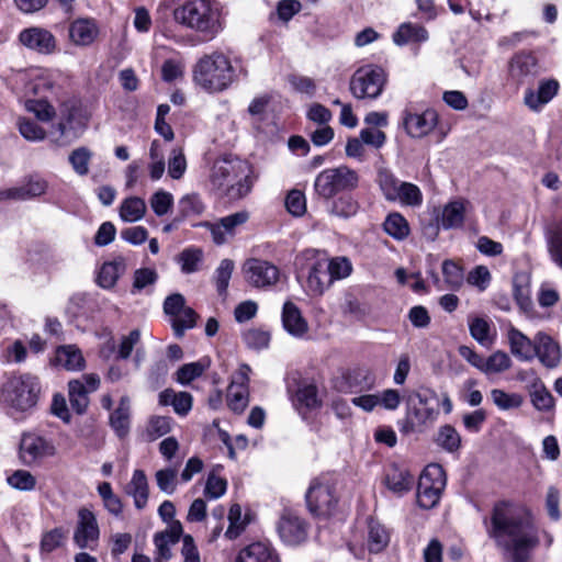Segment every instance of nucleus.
<instances>
[{
	"mask_svg": "<svg viewBox=\"0 0 562 562\" xmlns=\"http://www.w3.org/2000/svg\"><path fill=\"white\" fill-rule=\"evenodd\" d=\"M486 533L508 562H528L540 546V528L526 505L513 501L494 504Z\"/></svg>",
	"mask_w": 562,
	"mask_h": 562,
	"instance_id": "f257e3e1",
	"label": "nucleus"
},
{
	"mask_svg": "<svg viewBox=\"0 0 562 562\" xmlns=\"http://www.w3.org/2000/svg\"><path fill=\"white\" fill-rule=\"evenodd\" d=\"M251 167L243 159L224 156L212 166L210 181L231 200L246 196L252 188Z\"/></svg>",
	"mask_w": 562,
	"mask_h": 562,
	"instance_id": "f03ea898",
	"label": "nucleus"
},
{
	"mask_svg": "<svg viewBox=\"0 0 562 562\" xmlns=\"http://www.w3.org/2000/svg\"><path fill=\"white\" fill-rule=\"evenodd\" d=\"M173 18L177 23L207 36L223 29L222 7L216 0H181Z\"/></svg>",
	"mask_w": 562,
	"mask_h": 562,
	"instance_id": "7ed1b4c3",
	"label": "nucleus"
},
{
	"mask_svg": "<svg viewBox=\"0 0 562 562\" xmlns=\"http://www.w3.org/2000/svg\"><path fill=\"white\" fill-rule=\"evenodd\" d=\"M41 393L40 381L30 373L10 376L1 389V403L8 414L18 418L35 407Z\"/></svg>",
	"mask_w": 562,
	"mask_h": 562,
	"instance_id": "20e7f679",
	"label": "nucleus"
},
{
	"mask_svg": "<svg viewBox=\"0 0 562 562\" xmlns=\"http://www.w3.org/2000/svg\"><path fill=\"white\" fill-rule=\"evenodd\" d=\"M439 398L435 391L426 389L408 400L405 418L400 422V430L409 434L416 428L434 423L438 415Z\"/></svg>",
	"mask_w": 562,
	"mask_h": 562,
	"instance_id": "39448f33",
	"label": "nucleus"
},
{
	"mask_svg": "<svg viewBox=\"0 0 562 562\" xmlns=\"http://www.w3.org/2000/svg\"><path fill=\"white\" fill-rule=\"evenodd\" d=\"M358 183V173L342 165L321 171L315 178L314 190L319 198L329 200L340 192L356 189Z\"/></svg>",
	"mask_w": 562,
	"mask_h": 562,
	"instance_id": "423d86ee",
	"label": "nucleus"
},
{
	"mask_svg": "<svg viewBox=\"0 0 562 562\" xmlns=\"http://www.w3.org/2000/svg\"><path fill=\"white\" fill-rule=\"evenodd\" d=\"M376 182L383 196L389 202H396L401 205L417 207L423 203L420 189L412 183L402 181L389 169L378 171Z\"/></svg>",
	"mask_w": 562,
	"mask_h": 562,
	"instance_id": "0eeeda50",
	"label": "nucleus"
},
{
	"mask_svg": "<svg viewBox=\"0 0 562 562\" xmlns=\"http://www.w3.org/2000/svg\"><path fill=\"white\" fill-rule=\"evenodd\" d=\"M445 470L439 464H429L420 474L417 486V504L424 509L435 507L446 487Z\"/></svg>",
	"mask_w": 562,
	"mask_h": 562,
	"instance_id": "6e6552de",
	"label": "nucleus"
},
{
	"mask_svg": "<svg viewBox=\"0 0 562 562\" xmlns=\"http://www.w3.org/2000/svg\"><path fill=\"white\" fill-rule=\"evenodd\" d=\"M402 126L412 138H422L430 134L438 124V114L434 109H417L408 103L402 111Z\"/></svg>",
	"mask_w": 562,
	"mask_h": 562,
	"instance_id": "1a4fd4ad",
	"label": "nucleus"
},
{
	"mask_svg": "<svg viewBox=\"0 0 562 562\" xmlns=\"http://www.w3.org/2000/svg\"><path fill=\"white\" fill-rule=\"evenodd\" d=\"M305 498L308 510L316 516H329L338 502L335 487L319 479L312 481Z\"/></svg>",
	"mask_w": 562,
	"mask_h": 562,
	"instance_id": "9d476101",
	"label": "nucleus"
},
{
	"mask_svg": "<svg viewBox=\"0 0 562 562\" xmlns=\"http://www.w3.org/2000/svg\"><path fill=\"white\" fill-rule=\"evenodd\" d=\"M57 449L54 442L36 432H24L20 440V459L25 465H33L43 459L54 457Z\"/></svg>",
	"mask_w": 562,
	"mask_h": 562,
	"instance_id": "9b49d317",
	"label": "nucleus"
},
{
	"mask_svg": "<svg viewBox=\"0 0 562 562\" xmlns=\"http://www.w3.org/2000/svg\"><path fill=\"white\" fill-rule=\"evenodd\" d=\"M49 188L48 181L34 173L24 177L15 187L0 190V201H29L43 196Z\"/></svg>",
	"mask_w": 562,
	"mask_h": 562,
	"instance_id": "f8f14e48",
	"label": "nucleus"
},
{
	"mask_svg": "<svg viewBox=\"0 0 562 562\" xmlns=\"http://www.w3.org/2000/svg\"><path fill=\"white\" fill-rule=\"evenodd\" d=\"M249 213L239 211L220 218L216 222H203L200 226L210 231L212 239L216 245L226 244L236 234L239 227L247 223Z\"/></svg>",
	"mask_w": 562,
	"mask_h": 562,
	"instance_id": "ddd939ff",
	"label": "nucleus"
},
{
	"mask_svg": "<svg viewBox=\"0 0 562 562\" xmlns=\"http://www.w3.org/2000/svg\"><path fill=\"white\" fill-rule=\"evenodd\" d=\"M305 255L310 261L306 278L307 293L312 296H319L333 284L328 273L327 259L316 257L315 250H308Z\"/></svg>",
	"mask_w": 562,
	"mask_h": 562,
	"instance_id": "4468645a",
	"label": "nucleus"
},
{
	"mask_svg": "<svg viewBox=\"0 0 562 562\" xmlns=\"http://www.w3.org/2000/svg\"><path fill=\"white\" fill-rule=\"evenodd\" d=\"M281 540L289 546H296L307 538V524L290 509H284L278 522Z\"/></svg>",
	"mask_w": 562,
	"mask_h": 562,
	"instance_id": "2eb2a0df",
	"label": "nucleus"
},
{
	"mask_svg": "<svg viewBox=\"0 0 562 562\" xmlns=\"http://www.w3.org/2000/svg\"><path fill=\"white\" fill-rule=\"evenodd\" d=\"M244 271L247 281L256 288H269L279 280V269L269 261L251 258L246 261Z\"/></svg>",
	"mask_w": 562,
	"mask_h": 562,
	"instance_id": "dca6fc26",
	"label": "nucleus"
},
{
	"mask_svg": "<svg viewBox=\"0 0 562 562\" xmlns=\"http://www.w3.org/2000/svg\"><path fill=\"white\" fill-rule=\"evenodd\" d=\"M100 536L95 515L88 508L78 512V521L74 533V542L80 549H93Z\"/></svg>",
	"mask_w": 562,
	"mask_h": 562,
	"instance_id": "f3484780",
	"label": "nucleus"
},
{
	"mask_svg": "<svg viewBox=\"0 0 562 562\" xmlns=\"http://www.w3.org/2000/svg\"><path fill=\"white\" fill-rule=\"evenodd\" d=\"M386 81L385 72H360L350 81V91L358 99L378 98Z\"/></svg>",
	"mask_w": 562,
	"mask_h": 562,
	"instance_id": "a211bd4d",
	"label": "nucleus"
},
{
	"mask_svg": "<svg viewBox=\"0 0 562 562\" xmlns=\"http://www.w3.org/2000/svg\"><path fill=\"white\" fill-rule=\"evenodd\" d=\"M559 87V82L555 79L540 81L536 90H526L524 97L525 104L533 112L541 111L557 95Z\"/></svg>",
	"mask_w": 562,
	"mask_h": 562,
	"instance_id": "6ab92c4d",
	"label": "nucleus"
},
{
	"mask_svg": "<svg viewBox=\"0 0 562 562\" xmlns=\"http://www.w3.org/2000/svg\"><path fill=\"white\" fill-rule=\"evenodd\" d=\"M535 357L549 369L559 366L561 361V348L559 344L548 334L539 331L536 335Z\"/></svg>",
	"mask_w": 562,
	"mask_h": 562,
	"instance_id": "aec40b11",
	"label": "nucleus"
},
{
	"mask_svg": "<svg viewBox=\"0 0 562 562\" xmlns=\"http://www.w3.org/2000/svg\"><path fill=\"white\" fill-rule=\"evenodd\" d=\"M19 40L25 47L42 54L52 53L56 45L54 35L42 27L23 30L19 35Z\"/></svg>",
	"mask_w": 562,
	"mask_h": 562,
	"instance_id": "412c9836",
	"label": "nucleus"
},
{
	"mask_svg": "<svg viewBox=\"0 0 562 562\" xmlns=\"http://www.w3.org/2000/svg\"><path fill=\"white\" fill-rule=\"evenodd\" d=\"M281 321L288 334L295 338H304L310 329L307 321L301 310L291 301H286L282 307Z\"/></svg>",
	"mask_w": 562,
	"mask_h": 562,
	"instance_id": "4be33fe9",
	"label": "nucleus"
},
{
	"mask_svg": "<svg viewBox=\"0 0 562 562\" xmlns=\"http://www.w3.org/2000/svg\"><path fill=\"white\" fill-rule=\"evenodd\" d=\"M234 562H280V557L271 544L257 541L240 549Z\"/></svg>",
	"mask_w": 562,
	"mask_h": 562,
	"instance_id": "5701e85b",
	"label": "nucleus"
},
{
	"mask_svg": "<svg viewBox=\"0 0 562 562\" xmlns=\"http://www.w3.org/2000/svg\"><path fill=\"white\" fill-rule=\"evenodd\" d=\"M506 336L513 356L520 361H530L535 358L536 337L531 340L513 325L507 328Z\"/></svg>",
	"mask_w": 562,
	"mask_h": 562,
	"instance_id": "b1692460",
	"label": "nucleus"
},
{
	"mask_svg": "<svg viewBox=\"0 0 562 562\" xmlns=\"http://www.w3.org/2000/svg\"><path fill=\"white\" fill-rule=\"evenodd\" d=\"M391 540L390 529L375 518L367 521V548L370 553H380L389 546Z\"/></svg>",
	"mask_w": 562,
	"mask_h": 562,
	"instance_id": "393cba45",
	"label": "nucleus"
},
{
	"mask_svg": "<svg viewBox=\"0 0 562 562\" xmlns=\"http://www.w3.org/2000/svg\"><path fill=\"white\" fill-rule=\"evenodd\" d=\"M124 492L133 498L137 509H144L146 507L149 496V485L143 470H134L130 482L124 487Z\"/></svg>",
	"mask_w": 562,
	"mask_h": 562,
	"instance_id": "a878e982",
	"label": "nucleus"
},
{
	"mask_svg": "<svg viewBox=\"0 0 562 562\" xmlns=\"http://www.w3.org/2000/svg\"><path fill=\"white\" fill-rule=\"evenodd\" d=\"M236 68H243L240 58L231 57L222 52L204 55L195 66V70H234Z\"/></svg>",
	"mask_w": 562,
	"mask_h": 562,
	"instance_id": "bb28decb",
	"label": "nucleus"
},
{
	"mask_svg": "<svg viewBox=\"0 0 562 562\" xmlns=\"http://www.w3.org/2000/svg\"><path fill=\"white\" fill-rule=\"evenodd\" d=\"M428 38V31L423 25L412 22L400 24L392 35V40L397 46L424 43Z\"/></svg>",
	"mask_w": 562,
	"mask_h": 562,
	"instance_id": "cd10ccee",
	"label": "nucleus"
},
{
	"mask_svg": "<svg viewBox=\"0 0 562 562\" xmlns=\"http://www.w3.org/2000/svg\"><path fill=\"white\" fill-rule=\"evenodd\" d=\"M126 268V260L123 257L104 262L97 278L98 284L106 290L114 288L121 276L125 273Z\"/></svg>",
	"mask_w": 562,
	"mask_h": 562,
	"instance_id": "c85d7f7f",
	"label": "nucleus"
},
{
	"mask_svg": "<svg viewBox=\"0 0 562 562\" xmlns=\"http://www.w3.org/2000/svg\"><path fill=\"white\" fill-rule=\"evenodd\" d=\"M384 483L390 491L402 495L411 491L414 477L406 469L392 464L386 469Z\"/></svg>",
	"mask_w": 562,
	"mask_h": 562,
	"instance_id": "c756f323",
	"label": "nucleus"
},
{
	"mask_svg": "<svg viewBox=\"0 0 562 562\" xmlns=\"http://www.w3.org/2000/svg\"><path fill=\"white\" fill-rule=\"evenodd\" d=\"M54 362L68 371H79L85 368L86 361L81 350L75 345H65L56 349Z\"/></svg>",
	"mask_w": 562,
	"mask_h": 562,
	"instance_id": "7c9ffc66",
	"label": "nucleus"
},
{
	"mask_svg": "<svg viewBox=\"0 0 562 562\" xmlns=\"http://www.w3.org/2000/svg\"><path fill=\"white\" fill-rule=\"evenodd\" d=\"M544 240L550 260L562 269V220L546 228Z\"/></svg>",
	"mask_w": 562,
	"mask_h": 562,
	"instance_id": "2f4dec72",
	"label": "nucleus"
},
{
	"mask_svg": "<svg viewBox=\"0 0 562 562\" xmlns=\"http://www.w3.org/2000/svg\"><path fill=\"white\" fill-rule=\"evenodd\" d=\"M131 402L128 396H122L119 406L110 415V425L115 434L123 438L130 431Z\"/></svg>",
	"mask_w": 562,
	"mask_h": 562,
	"instance_id": "473e14b6",
	"label": "nucleus"
},
{
	"mask_svg": "<svg viewBox=\"0 0 562 562\" xmlns=\"http://www.w3.org/2000/svg\"><path fill=\"white\" fill-rule=\"evenodd\" d=\"M233 78L226 72H194V82L206 92L214 93L226 89Z\"/></svg>",
	"mask_w": 562,
	"mask_h": 562,
	"instance_id": "72a5a7b5",
	"label": "nucleus"
},
{
	"mask_svg": "<svg viewBox=\"0 0 562 562\" xmlns=\"http://www.w3.org/2000/svg\"><path fill=\"white\" fill-rule=\"evenodd\" d=\"M154 66L160 70H181L186 67V63L180 53L169 49L165 46H158L153 54Z\"/></svg>",
	"mask_w": 562,
	"mask_h": 562,
	"instance_id": "f704fd0d",
	"label": "nucleus"
},
{
	"mask_svg": "<svg viewBox=\"0 0 562 562\" xmlns=\"http://www.w3.org/2000/svg\"><path fill=\"white\" fill-rule=\"evenodd\" d=\"M464 215L465 202L461 200L451 201L442 209L440 226L443 229L461 227L464 222Z\"/></svg>",
	"mask_w": 562,
	"mask_h": 562,
	"instance_id": "c9c22d12",
	"label": "nucleus"
},
{
	"mask_svg": "<svg viewBox=\"0 0 562 562\" xmlns=\"http://www.w3.org/2000/svg\"><path fill=\"white\" fill-rule=\"evenodd\" d=\"M98 29L95 24L88 19H80L71 23L69 36L77 45H89L97 37Z\"/></svg>",
	"mask_w": 562,
	"mask_h": 562,
	"instance_id": "e433bc0d",
	"label": "nucleus"
},
{
	"mask_svg": "<svg viewBox=\"0 0 562 562\" xmlns=\"http://www.w3.org/2000/svg\"><path fill=\"white\" fill-rule=\"evenodd\" d=\"M147 211L144 199L138 196H128L121 203L119 214L123 222L133 223L140 221Z\"/></svg>",
	"mask_w": 562,
	"mask_h": 562,
	"instance_id": "4c0bfd02",
	"label": "nucleus"
},
{
	"mask_svg": "<svg viewBox=\"0 0 562 562\" xmlns=\"http://www.w3.org/2000/svg\"><path fill=\"white\" fill-rule=\"evenodd\" d=\"M89 393L81 380H70L68 382V396L71 408L77 414H83L89 405Z\"/></svg>",
	"mask_w": 562,
	"mask_h": 562,
	"instance_id": "58836bf2",
	"label": "nucleus"
},
{
	"mask_svg": "<svg viewBox=\"0 0 562 562\" xmlns=\"http://www.w3.org/2000/svg\"><path fill=\"white\" fill-rule=\"evenodd\" d=\"M383 228L389 236L396 240H403L409 234V225L406 218L397 212H393L386 216Z\"/></svg>",
	"mask_w": 562,
	"mask_h": 562,
	"instance_id": "ea45409f",
	"label": "nucleus"
},
{
	"mask_svg": "<svg viewBox=\"0 0 562 562\" xmlns=\"http://www.w3.org/2000/svg\"><path fill=\"white\" fill-rule=\"evenodd\" d=\"M436 443L445 451L453 453L461 447V436L451 425H443L438 429Z\"/></svg>",
	"mask_w": 562,
	"mask_h": 562,
	"instance_id": "a19ab883",
	"label": "nucleus"
},
{
	"mask_svg": "<svg viewBox=\"0 0 562 562\" xmlns=\"http://www.w3.org/2000/svg\"><path fill=\"white\" fill-rule=\"evenodd\" d=\"M443 282L447 289L459 290L463 284V269L453 260L447 259L442 262Z\"/></svg>",
	"mask_w": 562,
	"mask_h": 562,
	"instance_id": "79ce46f5",
	"label": "nucleus"
},
{
	"mask_svg": "<svg viewBox=\"0 0 562 562\" xmlns=\"http://www.w3.org/2000/svg\"><path fill=\"white\" fill-rule=\"evenodd\" d=\"M178 209L180 217L184 218L201 215L205 210V205L199 194L189 193L179 200Z\"/></svg>",
	"mask_w": 562,
	"mask_h": 562,
	"instance_id": "37998d69",
	"label": "nucleus"
},
{
	"mask_svg": "<svg viewBox=\"0 0 562 562\" xmlns=\"http://www.w3.org/2000/svg\"><path fill=\"white\" fill-rule=\"evenodd\" d=\"M198 314L191 307H183L181 312L171 318V326L175 335L181 338L187 329L193 328L196 324Z\"/></svg>",
	"mask_w": 562,
	"mask_h": 562,
	"instance_id": "c03bdc74",
	"label": "nucleus"
},
{
	"mask_svg": "<svg viewBox=\"0 0 562 562\" xmlns=\"http://www.w3.org/2000/svg\"><path fill=\"white\" fill-rule=\"evenodd\" d=\"M249 391L248 386H238L229 384L227 390V405L235 413H241L248 406Z\"/></svg>",
	"mask_w": 562,
	"mask_h": 562,
	"instance_id": "a18cd8bd",
	"label": "nucleus"
},
{
	"mask_svg": "<svg viewBox=\"0 0 562 562\" xmlns=\"http://www.w3.org/2000/svg\"><path fill=\"white\" fill-rule=\"evenodd\" d=\"M25 109L41 122H50L56 115L55 108L46 99H29Z\"/></svg>",
	"mask_w": 562,
	"mask_h": 562,
	"instance_id": "49530a36",
	"label": "nucleus"
},
{
	"mask_svg": "<svg viewBox=\"0 0 562 562\" xmlns=\"http://www.w3.org/2000/svg\"><path fill=\"white\" fill-rule=\"evenodd\" d=\"M512 367L510 357L504 351H495L484 360L482 372L485 374L501 373Z\"/></svg>",
	"mask_w": 562,
	"mask_h": 562,
	"instance_id": "de8ad7c7",
	"label": "nucleus"
},
{
	"mask_svg": "<svg viewBox=\"0 0 562 562\" xmlns=\"http://www.w3.org/2000/svg\"><path fill=\"white\" fill-rule=\"evenodd\" d=\"M233 270H234V262L231 259H223L215 270V273H214L215 286H216L217 293L221 296L226 295Z\"/></svg>",
	"mask_w": 562,
	"mask_h": 562,
	"instance_id": "09e8293b",
	"label": "nucleus"
},
{
	"mask_svg": "<svg viewBox=\"0 0 562 562\" xmlns=\"http://www.w3.org/2000/svg\"><path fill=\"white\" fill-rule=\"evenodd\" d=\"M295 402L297 405L314 409L321 406L322 402L318 398L317 387L314 384H303L299 386L295 394Z\"/></svg>",
	"mask_w": 562,
	"mask_h": 562,
	"instance_id": "8fccbe9b",
	"label": "nucleus"
},
{
	"mask_svg": "<svg viewBox=\"0 0 562 562\" xmlns=\"http://www.w3.org/2000/svg\"><path fill=\"white\" fill-rule=\"evenodd\" d=\"M172 419L167 416H153L147 425L146 435L148 440L154 441L171 431Z\"/></svg>",
	"mask_w": 562,
	"mask_h": 562,
	"instance_id": "3c124183",
	"label": "nucleus"
},
{
	"mask_svg": "<svg viewBox=\"0 0 562 562\" xmlns=\"http://www.w3.org/2000/svg\"><path fill=\"white\" fill-rule=\"evenodd\" d=\"M158 280V273L153 268H139L135 270L133 277L132 293L136 294L149 286L155 285Z\"/></svg>",
	"mask_w": 562,
	"mask_h": 562,
	"instance_id": "603ef678",
	"label": "nucleus"
},
{
	"mask_svg": "<svg viewBox=\"0 0 562 562\" xmlns=\"http://www.w3.org/2000/svg\"><path fill=\"white\" fill-rule=\"evenodd\" d=\"M203 252L198 248H186L178 256V263L183 273H193L198 271L199 263L201 262Z\"/></svg>",
	"mask_w": 562,
	"mask_h": 562,
	"instance_id": "864d4df0",
	"label": "nucleus"
},
{
	"mask_svg": "<svg viewBox=\"0 0 562 562\" xmlns=\"http://www.w3.org/2000/svg\"><path fill=\"white\" fill-rule=\"evenodd\" d=\"M91 157L92 151L90 149L87 147H79L70 153L69 162L77 175L86 176L89 172Z\"/></svg>",
	"mask_w": 562,
	"mask_h": 562,
	"instance_id": "5fc2aeb1",
	"label": "nucleus"
},
{
	"mask_svg": "<svg viewBox=\"0 0 562 562\" xmlns=\"http://www.w3.org/2000/svg\"><path fill=\"white\" fill-rule=\"evenodd\" d=\"M229 526L225 532V537L234 540L238 538L247 526V521L241 518V507L238 504H234L229 508L228 513Z\"/></svg>",
	"mask_w": 562,
	"mask_h": 562,
	"instance_id": "6e6d98bb",
	"label": "nucleus"
},
{
	"mask_svg": "<svg viewBox=\"0 0 562 562\" xmlns=\"http://www.w3.org/2000/svg\"><path fill=\"white\" fill-rule=\"evenodd\" d=\"M327 267L331 282L345 279L352 272V263L347 257H335L327 260Z\"/></svg>",
	"mask_w": 562,
	"mask_h": 562,
	"instance_id": "4d7b16f0",
	"label": "nucleus"
},
{
	"mask_svg": "<svg viewBox=\"0 0 562 562\" xmlns=\"http://www.w3.org/2000/svg\"><path fill=\"white\" fill-rule=\"evenodd\" d=\"M153 212L161 217L166 215L173 205V195L165 190L156 191L149 199Z\"/></svg>",
	"mask_w": 562,
	"mask_h": 562,
	"instance_id": "13d9d810",
	"label": "nucleus"
},
{
	"mask_svg": "<svg viewBox=\"0 0 562 562\" xmlns=\"http://www.w3.org/2000/svg\"><path fill=\"white\" fill-rule=\"evenodd\" d=\"M491 397L493 403L501 409L517 408L522 404L521 395L517 393H506L503 390H492Z\"/></svg>",
	"mask_w": 562,
	"mask_h": 562,
	"instance_id": "bf43d9fd",
	"label": "nucleus"
},
{
	"mask_svg": "<svg viewBox=\"0 0 562 562\" xmlns=\"http://www.w3.org/2000/svg\"><path fill=\"white\" fill-rule=\"evenodd\" d=\"M8 484L20 491H32L36 485L35 476L26 470H16L7 477Z\"/></svg>",
	"mask_w": 562,
	"mask_h": 562,
	"instance_id": "052dcab7",
	"label": "nucleus"
},
{
	"mask_svg": "<svg viewBox=\"0 0 562 562\" xmlns=\"http://www.w3.org/2000/svg\"><path fill=\"white\" fill-rule=\"evenodd\" d=\"M206 366L202 361L190 362L180 367L176 373L177 382L180 384H189L196 378L201 376L205 371Z\"/></svg>",
	"mask_w": 562,
	"mask_h": 562,
	"instance_id": "680f3d73",
	"label": "nucleus"
},
{
	"mask_svg": "<svg viewBox=\"0 0 562 562\" xmlns=\"http://www.w3.org/2000/svg\"><path fill=\"white\" fill-rule=\"evenodd\" d=\"M20 134L30 142H41L46 137V132L36 122L30 119L19 120Z\"/></svg>",
	"mask_w": 562,
	"mask_h": 562,
	"instance_id": "e2e57ef3",
	"label": "nucleus"
},
{
	"mask_svg": "<svg viewBox=\"0 0 562 562\" xmlns=\"http://www.w3.org/2000/svg\"><path fill=\"white\" fill-rule=\"evenodd\" d=\"M469 329L471 336L482 346H487L491 344V337H490V324L486 319L482 317H474L469 323Z\"/></svg>",
	"mask_w": 562,
	"mask_h": 562,
	"instance_id": "0e129e2a",
	"label": "nucleus"
},
{
	"mask_svg": "<svg viewBox=\"0 0 562 562\" xmlns=\"http://www.w3.org/2000/svg\"><path fill=\"white\" fill-rule=\"evenodd\" d=\"M158 488L166 493L172 494L177 487V470L167 468L158 470L155 474Z\"/></svg>",
	"mask_w": 562,
	"mask_h": 562,
	"instance_id": "69168bd1",
	"label": "nucleus"
},
{
	"mask_svg": "<svg viewBox=\"0 0 562 562\" xmlns=\"http://www.w3.org/2000/svg\"><path fill=\"white\" fill-rule=\"evenodd\" d=\"M244 342L252 349L267 348L270 341V334L260 328H251L244 333Z\"/></svg>",
	"mask_w": 562,
	"mask_h": 562,
	"instance_id": "338daca9",
	"label": "nucleus"
},
{
	"mask_svg": "<svg viewBox=\"0 0 562 562\" xmlns=\"http://www.w3.org/2000/svg\"><path fill=\"white\" fill-rule=\"evenodd\" d=\"M187 170V160L184 154L181 149L175 148L172 149L169 160H168V173L169 176L178 180L182 178Z\"/></svg>",
	"mask_w": 562,
	"mask_h": 562,
	"instance_id": "774afa93",
	"label": "nucleus"
}]
</instances>
